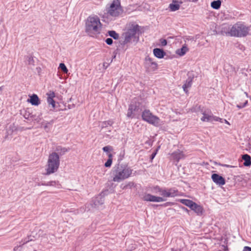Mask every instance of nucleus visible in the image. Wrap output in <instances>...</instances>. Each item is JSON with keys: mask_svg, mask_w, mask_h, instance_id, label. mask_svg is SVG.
Listing matches in <instances>:
<instances>
[{"mask_svg": "<svg viewBox=\"0 0 251 251\" xmlns=\"http://www.w3.org/2000/svg\"><path fill=\"white\" fill-rule=\"evenodd\" d=\"M27 61L29 64L33 65L34 63L33 57L31 56H28Z\"/></svg>", "mask_w": 251, "mask_h": 251, "instance_id": "42", "label": "nucleus"}, {"mask_svg": "<svg viewBox=\"0 0 251 251\" xmlns=\"http://www.w3.org/2000/svg\"><path fill=\"white\" fill-rule=\"evenodd\" d=\"M22 244L15 246L13 249V251H22Z\"/></svg>", "mask_w": 251, "mask_h": 251, "instance_id": "43", "label": "nucleus"}, {"mask_svg": "<svg viewBox=\"0 0 251 251\" xmlns=\"http://www.w3.org/2000/svg\"><path fill=\"white\" fill-rule=\"evenodd\" d=\"M142 118L144 121L155 126H159L163 124L160 119L156 116L152 115L149 110L143 111Z\"/></svg>", "mask_w": 251, "mask_h": 251, "instance_id": "8", "label": "nucleus"}, {"mask_svg": "<svg viewBox=\"0 0 251 251\" xmlns=\"http://www.w3.org/2000/svg\"><path fill=\"white\" fill-rule=\"evenodd\" d=\"M134 183L133 182H129L126 185L123 189H126V188H131L133 187H134Z\"/></svg>", "mask_w": 251, "mask_h": 251, "instance_id": "37", "label": "nucleus"}, {"mask_svg": "<svg viewBox=\"0 0 251 251\" xmlns=\"http://www.w3.org/2000/svg\"><path fill=\"white\" fill-rule=\"evenodd\" d=\"M231 27L227 24H224L220 26L218 32L223 35L231 36Z\"/></svg>", "mask_w": 251, "mask_h": 251, "instance_id": "12", "label": "nucleus"}, {"mask_svg": "<svg viewBox=\"0 0 251 251\" xmlns=\"http://www.w3.org/2000/svg\"><path fill=\"white\" fill-rule=\"evenodd\" d=\"M105 10L108 16L113 17L119 16L123 12L120 0H113L109 6L107 5Z\"/></svg>", "mask_w": 251, "mask_h": 251, "instance_id": "6", "label": "nucleus"}, {"mask_svg": "<svg viewBox=\"0 0 251 251\" xmlns=\"http://www.w3.org/2000/svg\"><path fill=\"white\" fill-rule=\"evenodd\" d=\"M192 83L185 81L184 84L182 86V88L183 89V91L186 93H187L188 92V88H190L192 86Z\"/></svg>", "mask_w": 251, "mask_h": 251, "instance_id": "30", "label": "nucleus"}, {"mask_svg": "<svg viewBox=\"0 0 251 251\" xmlns=\"http://www.w3.org/2000/svg\"><path fill=\"white\" fill-rule=\"evenodd\" d=\"M108 35L114 39L117 40L119 38V35L114 30H110L108 32Z\"/></svg>", "mask_w": 251, "mask_h": 251, "instance_id": "31", "label": "nucleus"}, {"mask_svg": "<svg viewBox=\"0 0 251 251\" xmlns=\"http://www.w3.org/2000/svg\"><path fill=\"white\" fill-rule=\"evenodd\" d=\"M113 148L111 146H106L102 148V151L106 152L107 154L110 153L111 151H113Z\"/></svg>", "mask_w": 251, "mask_h": 251, "instance_id": "33", "label": "nucleus"}, {"mask_svg": "<svg viewBox=\"0 0 251 251\" xmlns=\"http://www.w3.org/2000/svg\"><path fill=\"white\" fill-rule=\"evenodd\" d=\"M112 163V159H108L107 161L104 164V166L105 167H110Z\"/></svg>", "mask_w": 251, "mask_h": 251, "instance_id": "40", "label": "nucleus"}, {"mask_svg": "<svg viewBox=\"0 0 251 251\" xmlns=\"http://www.w3.org/2000/svg\"><path fill=\"white\" fill-rule=\"evenodd\" d=\"M180 3H181V2L179 3L177 0H173V2L169 4V7L170 10L171 11H176L178 10L180 8Z\"/></svg>", "mask_w": 251, "mask_h": 251, "instance_id": "22", "label": "nucleus"}, {"mask_svg": "<svg viewBox=\"0 0 251 251\" xmlns=\"http://www.w3.org/2000/svg\"><path fill=\"white\" fill-rule=\"evenodd\" d=\"M2 89L1 87H0V93L2 91Z\"/></svg>", "mask_w": 251, "mask_h": 251, "instance_id": "55", "label": "nucleus"}, {"mask_svg": "<svg viewBox=\"0 0 251 251\" xmlns=\"http://www.w3.org/2000/svg\"><path fill=\"white\" fill-rule=\"evenodd\" d=\"M108 157V159H112V157H113V155L112 153H109L108 154H107Z\"/></svg>", "mask_w": 251, "mask_h": 251, "instance_id": "48", "label": "nucleus"}, {"mask_svg": "<svg viewBox=\"0 0 251 251\" xmlns=\"http://www.w3.org/2000/svg\"><path fill=\"white\" fill-rule=\"evenodd\" d=\"M179 192L177 189L175 188H171L168 189H165L164 193L163 194V197H175L179 196Z\"/></svg>", "mask_w": 251, "mask_h": 251, "instance_id": "13", "label": "nucleus"}, {"mask_svg": "<svg viewBox=\"0 0 251 251\" xmlns=\"http://www.w3.org/2000/svg\"><path fill=\"white\" fill-rule=\"evenodd\" d=\"M222 166H224V167H226L227 168H231V167H232V166H230V165H226V164H224V165H223Z\"/></svg>", "mask_w": 251, "mask_h": 251, "instance_id": "51", "label": "nucleus"}, {"mask_svg": "<svg viewBox=\"0 0 251 251\" xmlns=\"http://www.w3.org/2000/svg\"><path fill=\"white\" fill-rule=\"evenodd\" d=\"M152 191L155 193H160L161 195L163 196V194L164 193V191H165V189H162L160 188L159 186L156 185L153 186L152 189Z\"/></svg>", "mask_w": 251, "mask_h": 251, "instance_id": "28", "label": "nucleus"}, {"mask_svg": "<svg viewBox=\"0 0 251 251\" xmlns=\"http://www.w3.org/2000/svg\"><path fill=\"white\" fill-rule=\"evenodd\" d=\"M32 119L30 120L35 121L37 122H39L42 119V114L40 113L37 115V118H35L36 115L32 114Z\"/></svg>", "mask_w": 251, "mask_h": 251, "instance_id": "34", "label": "nucleus"}, {"mask_svg": "<svg viewBox=\"0 0 251 251\" xmlns=\"http://www.w3.org/2000/svg\"><path fill=\"white\" fill-rule=\"evenodd\" d=\"M31 115H32V114L30 113L29 112H26L25 114L24 115V117L26 119L30 120L31 119H32Z\"/></svg>", "mask_w": 251, "mask_h": 251, "instance_id": "38", "label": "nucleus"}, {"mask_svg": "<svg viewBox=\"0 0 251 251\" xmlns=\"http://www.w3.org/2000/svg\"><path fill=\"white\" fill-rule=\"evenodd\" d=\"M140 26L138 25H132L127 31L123 34V45L133 43L135 45L139 41Z\"/></svg>", "mask_w": 251, "mask_h": 251, "instance_id": "3", "label": "nucleus"}, {"mask_svg": "<svg viewBox=\"0 0 251 251\" xmlns=\"http://www.w3.org/2000/svg\"><path fill=\"white\" fill-rule=\"evenodd\" d=\"M243 251H251V247L245 246L244 248Z\"/></svg>", "mask_w": 251, "mask_h": 251, "instance_id": "46", "label": "nucleus"}, {"mask_svg": "<svg viewBox=\"0 0 251 251\" xmlns=\"http://www.w3.org/2000/svg\"><path fill=\"white\" fill-rule=\"evenodd\" d=\"M189 49L187 48V46L185 44L184 45L181 49H177L176 53V54L180 56H182L188 51Z\"/></svg>", "mask_w": 251, "mask_h": 251, "instance_id": "23", "label": "nucleus"}, {"mask_svg": "<svg viewBox=\"0 0 251 251\" xmlns=\"http://www.w3.org/2000/svg\"><path fill=\"white\" fill-rule=\"evenodd\" d=\"M142 200L146 201H151V202H162L166 201V199L163 197H158L152 195L150 194L145 193L142 197Z\"/></svg>", "mask_w": 251, "mask_h": 251, "instance_id": "10", "label": "nucleus"}, {"mask_svg": "<svg viewBox=\"0 0 251 251\" xmlns=\"http://www.w3.org/2000/svg\"><path fill=\"white\" fill-rule=\"evenodd\" d=\"M221 5V1L220 0H214L211 3V6L215 9H219Z\"/></svg>", "mask_w": 251, "mask_h": 251, "instance_id": "29", "label": "nucleus"}, {"mask_svg": "<svg viewBox=\"0 0 251 251\" xmlns=\"http://www.w3.org/2000/svg\"><path fill=\"white\" fill-rule=\"evenodd\" d=\"M173 204V203L172 202H166V203L164 204V205L165 206H168V205H172Z\"/></svg>", "mask_w": 251, "mask_h": 251, "instance_id": "50", "label": "nucleus"}, {"mask_svg": "<svg viewBox=\"0 0 251 251\" xmlns=\"http://www.w3.org/2000/svg\"><path fill=\"white\" fill-rule=\"evenodd\" d=\"M132 170L125 164H118L113 168V181L120 182L130 176Z\"/></svg>", "mask_w": 251, "mask_h": 251, "instance_id": "1", "label": "nucleus"}, {"mask_svg": "<svg viewBox=\"0 0 251 251\" xmlns=\"http://www.w3.org/2000/svg\"><path fill=\"white\" fill-rule=\"evenodd\" d=\"M59 68L61 69V70L63 72V73L67 74L68 72V70L66 66L64 63H60L59 64Z\"/></svg>", "mask_w": 251, "mask_h": 251, "instance_id": "35", "label": "nucleus"}, {"mask_svg": "<svg viewBox=\"0 0 251 251\" xmlns=\"http://www.w3.org/2000/svg\"><path fill=\"white\" fill-rule=\"evenodd\" d=\"M248 100H246V101L243 103V104H237V107H238L239 109H241L242 108H244L245 107H246L247 106V105L248 104Z\"/></svg>", "mask_w": 251, "mask_h": 251, "instance_id": "39", "label": "nucleus"}, {"mask_svg": "<svg viewBox=\"0 0 251 251\" xmlns=\"http://www.w3.org/2000/svg\"><path fill=\"white\" fill-rule=\"evenodd\" d=\"M191 210L194 211L198 216H201L204 212L202 206L196 202L193 204Z\"/></svg>", "mask_w": 251, "mask_h": 251, "instance_id": "17", "label": "nucleus"}, {"mask_svg": "<svg viewBox=\"0 0 251 251\" xmlns=\"http://www.w3.org/2000/svg\"><path fill=\"white\" fill-rule=\"evenodd\" d=\"M106 43L108 45H111L113 44V40L111 38H108L105 40Z\"/></svg>", "mask_w": 251, "mask_h": 251, "instance_id": "44", "label": "nucleus"}, {"mask_svg": "<svg viewBox=\"0 0 251 251\" xmlns=\"http://www.w3.org/2000/svg\"><path fill=\"white\" fill-rule=\"evenodd\" d=\"M250 31L249 26H246L244 23L238 22L231 27V36L243 37L246 36Z\"/></svg>", "mask_w": 251, "mask_h": 251, "instance_id": "5", "label": "nucleus"}, {"mask_svg": "<svg viewBox=\"0 0 251 251\" xmlns=\"http://www.w3.org/2000/svg\"><path fill=\"white\" fill-rule=\"evenodd\" d=\"M47 102L49 104L51 105L52 107L54 108L55 106V101L54 100L53 98L55 96V93L53 91H50L47 93Z\"/></svg>", "mask_w": 251, "mask_h": 251, "instance_id": "18", "label": "nucleus"}, {"mask_svg": "<svg viewBox=\"0 0 251 251\" xmlns=\"http://www.w3.org/2000/svg\"><path fill=\"white\" fill-rule=\"evenodd\" d=\"M223 121H224L225 122V123H226V124H229V123H228V122L226 120H225V119H224H224H223V120H222V123H223Z\"/></svg>", "mask_w": 251, "mask_h": 251, "instance_id": "53", "label": "nucleus"}, {"mask_svg": "<svg viewBox=\"0 0 251 251\" xmlns=\"http://www.w3.org/2000/svg\"><path fill=\"white\" fill-rule=\"evenodd\" d=\"M187 76L188 78L186 80L192 83L193 80L195 77L193 72H189L187 74Z\"/></svg>", "mask_w": 251, "mask_h": 251, "instance_id": "32", "label": "nucleus"}, {"mask_svg": "<svg viewBox=\"0 0 251 251\" xmlns=\"http://www.w3.org/2000/svg\"><path fill=\"white\" fill-rule=\"evenodd\" d=\"M35 238V237L34 236H32V235L27 236V237H26V238L23 239L21 240V241L20 242V244H21L23 246V245L28 243L30 241L34 240Z\"/></svg>", "mask_w": 251, "mask_h": 251, "instance_id": "27", "label": "nucleus"}, {"mask_svg": "<svg viewBox=\"0 0 251 251\" xmlns=\"http://www.w3.org/2000/svg\"><path fill=\"white\" fill-rule=\"evenodd\" d=\"M144 66L147 71L152 72L157 69V64L153 61L149 56H147L145 59Z\"/></svg>", "mask_w": 251, "mask_h": 251, "instance_id": "9", "label": "nucleus"}, {"mask_svg": "<svg viewBox=\"0 0 251 251\" xmlns=\"http://www.w3.org/2000/svg\"><path fill=\"white\" fill-rule=\"evenodd\" d=\"M211 178L213 181L217 185H223L226 183L225 179L218 174H212L211 176Z\"/></svg>", "mask_w": 251, "mask_h": 251, "instance_id": "14", "label": "nucleus"}, {"mask_svg": "<svg viewBox=\"0 0 251 251\" xmlns=\"http://www.w3.org/2000/svg\"><path fill=\"white\" fill-rule=\"evenodd\" d=\"M107 124L108 126H111L113 124V122L112 121H111V120H108V121H105Z\"/></svg>", "mask_w": 251, "mask_h": 251, "instance_id": "47", "label": "nucleus"}, {"mask_svg": "<svg viewBox=\"0 0 251 251\" xmlns=\"http://www.w3.org/2000/svg\"><path fill=\"white\" fill-rule=\"evenodd\" d=\"M192 0V1H193V2H196V1H197L198 0Z\"/></svg>", "mask_w": 251, "mask_h": 251, "instance_id": "54", "label": "nucleus"}, {"mask_svg": "<svg viewBox=\"0 0 251 251\" xmlns=\"http://www.w3.org/2000/svg\"><path fill=\"white\" fill-rule=\"evenodd\" d=\"M178 201L184 205L189 207L191 209L193 207V204L195 203V202L192 200L188 199H179Z\"/></svg>", "mask_w": 251, "mask_h": 251, "instance_id": "25", "label": "nucleus"}, {"mask_svg": "<svg viewBox=\"0 0 251 251\" xmlns=\"http://www.w3.org/2000/svg\"><path fill=\"white\" fill-rule=\"evenodd\" d=\"M159 41H160V45L162 46H165L167 44V40L166 39H164L163 38L160 39L159 40Z\"/></svg>", "mask_w": 251, "mask_h": 251, "instance_id": "41", "label": "nucleus"}, {"mask_svg": "<svg viewBox=\"0 0 251 251\" xmlns=\"http://www.w3.org/2000/svg\"><path fill=\"white\" fill-rule=\"evenodd\" d=\"M160 147H158L157 149H156V150H155L152 153V154H151V156H150V160L151 161H152V160L154 159V158L155 157V155H156L157 154V152L158 151V149H159Z\"/></svg>", "mask_w": 251, "mask_h": 251, "instance_id": "36", "label": "nucleus"}, {"mask_svg": "<svg viewBox=\"0 0 251 251\" xmlns=\"http://www.w3.org/2000/svg\"><path fill=\"white\" fill-rule=\"evenodd\" d=\"M182 209H183V210H184V211H186L187 212H189V210L185 207H182Z\"/></svg>", "mask_w": 251, "mask_h": 251, "instance_id": "49", "label": "nucleus"}, {"mask_svg": "<svg viewBox=\"0 0 251 251\" xmlns=\"http://www.w3.org/2000/svg\"><path fill=\"white\" fill-rule=\"evenodd\" d=\"M27 101L30 102L32 105L35 106H37L40 103L39 99L36 94H33L30 96V99H28Z\"/></svg>", "mask_w": 251, "mask_h": 251, "instance_id": "19", "label": "nucleus"}, {"mask_svg": "<svg viewBox=\"0 0 251 251\" xmlns=\"http://www.w3.org/2000/svg\"><path fill=\"white\" fill-rule=\"evenodd\" d=\"M139 102L132 101L128 106L126 117L130 119H139L142 111Z\"/></svg>", "mask_w": 251, "mask_h": 251, "instance_id": "7", "label": "nucleus"}, {"mask_svg": "<svg viewBox=\"0 0 251 251\" xmlns=\"http://www.w3.org/2000/svg\"><path fill=\"white\" fill-rule=\"evenodd\" d=\"M242 158L244 161L243 164L245 166L249 167L251 165V157L249 154H243Z\"/></svg>", "mask_w": 251, "mask_h": 251, "instance_id": "24", "label": "nucleus"}, {"mask_svg": "<svg viewBox=\"0 0 251 251\" xmlns=\"http://www.w3.org/2000/svg\"><path fill=\"white\" fill-rule=\"evenodd\" d=\"M38 185L55 186L58 188H60L61 185L58 181H50L49 182H41Z\"/></svg>", "mask_w": 251, "mask_h": 251, "instance_id": "21", "label": "nucleus"}, {"mask_svg": "<svg viewBox=\"0 0 251 251\" xmlns=\"http://www.w3.org/2000/svg\"><path fill=\"white\" fill-rule=\"evenodd\" d=\"M108 126L106 122L105 121L104 122H103L102 123H101V128H105V127H106L107 126Z\"/></svg>", "mask_w": 251, "mask_h": 251, "instance_id": "45", "label": "nucleus"}, {"mask_svg": "<svg viewBox=\"0 0 251 251\" xmlns=\"http://www.w3.org/2000/svg\"><path fill=\"white\" fill-rule=\"evenodd\" d=\"M153 53L156 57L159 59L163 58L166 55V52L163 50L159 48L154 49L153 50Z\"/></svg>", "mask_w": 251, "mask_h": 251, "instance_id": "20", "label": "nucleus"}, {"mask_svg": "<svg viewBox=\"0 0 251 251\" xmlns=\"http://www.w3.org/2000/svg\"><path fill=\"white\" fill-rule=\"evenodd\" d=\"M102 25L99 18L97 16H89L86 22L85 31L89 35L95 37L100 34Z\"/></svg>", "mask_w": 251, "mask_h": 251, "instance_id": "2", "label": "nucleus"}, {"mask_svg": "<svg viewBox=\"0 0 251 251\" xmlns=\"http://www.w3.org/2000/svg\"><path fill=\"white\" fill-rule=\"evenodd\" d=\"M104 203L103 198L101 195H99L94 198L91 202V205L93 207H98Z\"/></svg>", "mask_w": 251, "mask_h": 251, "instance_id": "15", "label": "nucleus"}, {"mask_svg": "<svg viewBox=\"0 0 251 251\" xmlns=\"http://www.w3.org/2000/svg\"><path fill=\"white\" fill-rule=\"evenodd\" d=\"M60 165L59 155L55 152H52L49 156L46 168V175H50L56 172Z\"/></svg>", "mask_w": 251, "mask_h": 251, "instance_id": "4", "label": "nucleus"}, {"mask_svg": "<svg viewBox=\"0 0 251 251\" xmlns=\"http://www.w3.org/2000/svg\"><path fill=\"white\" fill-rule=\"evenodd\" d=\"M55 151L57 152V154L59 155H64L66 152L69 151V149L62 146H57L55 149Z\"/></svg>", "mask_w": 251, "mask_h": 251, "instance_id": "26", "label": "nucleus"}, {"mask_svg": "<svg viewBox=\"0 0 251 251\" xmlns=\"http://www.w3.org/2000/svg\"><path fill=\"white\" fill-rule=\"evenodd\" d=\"M245 94H246V95L247 96H248L247 93L246 92Z\"/></svg>", "mask_w": 251, "mask_h": 251, "instance_id": "56", "label": "nucleus"}, {"mask_svg": "<svg viewBox=\"0 0 251 251\" xmlns=\"http://www.w3.org/2000/svg\"><path fill=\"white\" fill-rule=\"evenodd\" d=\"M48 124H49V123H47V124H46V125L44 126V129H46L48 128Z\"/></svg>", "mask_w": 251, "mask_h": 251, "instance_id": "52", "label": "nucleus"}, {"mask_svg": "<svg viewBox=\"0 0 251 251\" xmlns=\"http://www.w3.org/2000/svg\"><path fill=\"white\" fill-rule=\"evenodd\" d=\"M173 159L177 163L180 159H184L185 155L182 151L179 150L173 152L171 155Z\"/></svg>", "mask_w": 251, "mask_h": 251, "instance_id": "16", "label": "nucleus"}, {"mask_svg": "<svg viewBox=\"0 0 251 251\" xmlns=\"http://www.w3.org/2000/svg\"><path fill=\"white\" fill-rule=\"evenodd\" d=\"M201 113L203 116L201 118V120L202 122H211L213 121H219L222 122V120L223 119L213 116L211 112H210L209 113H207L205 111H201Z\"/></svg>", "mask_w": 251, "mask_h": 251, "instance_id": "11", "label": "nucleus"}]
</instances>
